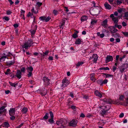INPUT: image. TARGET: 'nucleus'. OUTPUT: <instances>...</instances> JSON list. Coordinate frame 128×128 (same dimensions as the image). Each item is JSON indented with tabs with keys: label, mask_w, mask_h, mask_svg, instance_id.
<instances>
[{
	"label": "nucleus",
	"mask_w": 128,
	"mask_h": 128,
	"mask_svg": "<svg viewBox=\"0 0 128 128\" xmlns=\"http://www.w3.org/2000/svg\"><path fill=\"white\" fill-rule=\"evenodd\" d=\"M46 94V92H41L40 93V94L42 95V96H44Z\"/></svg>",
	"instance_id": "nucleus-61"
},
{
	"label": "nucleus",
	"mask_w": 128,
	"mask_h": 128,
	"mask_svg": "<svg viewBox=\"0 0 128 128\" xmlns=\"http://www.w3.org/2000/svg\"><path fill=\"white\" fill-rule=\"evenodd\" d=\"M14 63V61H11L8 62H6V64L7 66H11Z\"/></svg>",
	"instance_id": "nucleus-25"
},
{
	"label": "nucleus",
	"mask_w": 128,
	"mask_h": 128,
	"mask_svg": "<svg viewBox=\"0 0 128 128\" xmlns=\"http://www.w3.org/2000/svg\"><path fill=\"white\" fill-rule=\"evenodd\" d=\"M94 94L96 96H97L100 98H101L102 97V95L98 91L96 90H95L94 92Z\"/></svg>",
	"instance_id": "nucleus-12"
},
{
	"label": "nucleus",
	"mask_w": 128,
	"mask_h": 128,
	"mask_svg": "<svg viewBox=\"0 0 128 128\" xmlns=\"http://www.w3.org/2000/svg\"><path fill=\"white\" fill-rule=\"evenodd\" d=\"M34 43L31 39H28L27 41L25 42L24 44L22 45V47L26 49H28V48L32 45Z\"/></svg>",
	"instance_id": "nucleus-1"
},
{
	"label": "nucleus",
	"mask_w": 128,
	"mask_h": 128,
	"mask_svg": "<svg viewBox=\"0 0 128 128\" xmlns=\"http://www.w3.org/2000/svg\"><path fill=\"white\" fill-rule=\"evenodd\" d=\"M28 73L27 74V76L28 77H30L32 75V72H28Z\"/></svg>",
	"instance_id": "nucleus-51"
},
{
	"label": "nucleus",
	"mask_w": 128,
	"mask_h": 128,
	"mask_svg": "<svg viewBox=\"0 0 128 128\" xmlns=\"http://www.w3.org/2000/svg\"><path fill=\"white\" fill-rule=\"evenodd\" d=\"M97 20H96L92 19V20L91 22V24L92 25H93L96 24L97 22Z\"/></svg>",
	"instance_id": "nucleus-26"
},
{
	"label": "nucleus",
	"mask_w": 128,
	"mask_h": 128,
	"mask_svg": "<svg viewBox=\"0 0 128 128\" xmlns=\"http://www.w3.org/2000/svg\"><path fill=\"white\" fill-rule=\"evenodd\" d=\"M12 13L11 11L9 10L6 11V14L8 15H10Z\"/></svg>",
	"instance_id": "nucleus-53"
},
{
	"label": "nucleus",
	"mask_w": 128,
	"mask_h": 128,
	"mask_svg": "<svg viewBox=\"0 0 128 128\" xmlns=\"http://www.w3.org/2000/svg\"><path fill=\"white\" fill-rule=\"evenodd\" d=\"M3 127L8 128L10 126V125L8 122H4L3 124L1 125Z\"/></svg>",
	"instance_id": "nucleus-17"
},
{
	"label": "nucleus",
	"mask_w": 128,
	"mask_h": 128,
	"mask_svg": "<svg viewBox=\"0 0 128 128\" xmlns=\"http://www.w3.org/2000/svg\"><path fill=\"white\" fill-rule=\"evenodd\" d=\"M87 18V17L86 16H84L82 17L80 20L82 22H84L86 20Z\"/></svg>",
	"instance_id": "nucleus-23"
},
{
	"label": "nucleus",
	"mask_w": 128,
	"mask_h": 128,
	"mask_svg": "<svg viewBox=\"0 0 128 128\" xmlns=\"http://www.w3.org/2000/svg\"><path fill=\"white\" fill-rule=\"evenodd\" d=\"M62 122L61 121V120H60L59 121H57L56 122V124H57V125L58 126H60V128H63L62 127V124L61 123V122Z\"/></svg>",
	"instance_id": "nucleus-28"
},
{
	"label": "nucleus",
	"mask_w": 128,
	"mask_h": 128,
	"mask_svg": "<svg viewBox=\"0 0 128 128\" xmlns=\"http://www.w3.org/2000/svg\"><path fill=\"white\" fill-rule=\"evenodd\" d=\"M6 58V56H2L0 58V62H2L4 61Z\"/></svg>",
	"instance_id": "nucleus-32"
},
{
	"label": "nucleus",
	"mask_w": 128,
	"mask_h": 128,
	"mask_svg": "<svg viewBox=\"0 0 128 128\" xmlns=\"http://www.w3.org/2000/svg\"><path fill=\"white\" fill-rule=\"evenodd\" d=\"M45 18L46 16H42L40 17L39 19L40 20H42L43 21H44V20H45Z\"/></svg>",
	"instance_id": "nucleus-40"
},
{
	"label": "nucleus",
	"mask_w": 128,
	"mask_h": 128,
	"mask_svg": "<svg viewBox=\"0 0 128 128\" xmlns=\"http://www.w3.org/2000/svg\"><path fill=\"white\" fill-rule=\"evenodd\" d=\"M53 12L54 15H56L58 14V10H53Z\"/></svg>",
	"instance_id": "nucleus-43"
},
{
	"label": "nucleus",
	"mask_w": 128,
	"mask_h": 128,
	"mask_svg": "<svg viewBox=\"0 0 128 128\" xmlns=\"http://www.w3.org/2000/svg\"><path fill=\"white\" fill-rule=\"evenodd\" d=\"M122 34L128 37V32H122Z\"/></svg>",
	"instance_id": "nucleus-46"
},
{
	"label": "nucleus",
	"mask_w": 128,
	"mask_h": 128,
	"mask_svg": "<svg viewBox=\"0 0 128 128\" xmlns=\"http://www.w3.org/2000/svg\"><path fill=\"white\" fill-rule=\"evenodd\" d=\"M116 4L117 5H119L122 3V1H120L118 0H117L116 1Z\"/></svg>",
	"instance_id": "nucleus-49"
},
{
	"label": "nucleus",
	"mask_w": 128,
	"mask_h": 128,
	"mask_svg": "<svg viewBox=\"0 0 128 128\" xmlns=\"http://www.w3.org/2000/svg\"><path fill=\"white\" fill-rule=\"evenodd\" d=\"M21 71L22 72L24 73L25 72V68L24 67H22V68L21 70Z\"/></svg>",
	"instance_id": "nucleus-54"
},
{
	"label": "nucleus",
	"mask_w": 128,
	"mask_h": 128,
	"mask_svg": "<svg viewBox=\"0 0 128 128\" xmlns=\"http://www.w3.org/2000/svg\"><path fill=\"white\" fill-rule=\"evenodd\" d=\"M83 98L87 100L88 98V96L87 95H85L84 96Z\"/></svg>",
	"instance_id": "nucleus-59"
},
{
	"label": "nucleus",
	"mask_w": 128,
	"mask_h": 128,
	"mask_svg": "<svg viewBox=\"0 0 128 128\" xmlns=\"http://www.w3.org/2000/svg\"><path fill=\"white\" fill-rule=\"evenodd\" d=\"M48 59L50 60H53V57L52 56H49L48 58Z\"/></svg>",
	"instance_id": "nucleus-63"
},
{
	"label": "nucleus",
	"mask_w": 128,
	"mask_h": 128,
	"mask_svg": "<svg viewBox=\"0 0 128 128\" xmlns=\"http://www.w3.org/2000/svg\"><path fill=\"white\" fill-rule=\"evenodd\" d=\"M31 11L32 13H33L35 14H36L38 12V11L36 12L34 11V7H32Z\"/></svg>",
	"instance_id": "nucleus-35"
},
{
	"label": "nucleus",
	"mask_w": 128,
	"mask_h": 128,
	"mask_svg": "<svg viewBox=\"0 0 128 128\" xmlns=\"http://www.w3.org/2000/svg\"><path fill=\"white\" fill-rule=\"evenodd\" d=\"M10 71V69H8L6 70V71L5 72V74L6 75H7L8 74H11V73L9 72Z\"/></svg>",
	"instance_id": "nucleus-41"
},
{
	"label": "nucleus",
	"mask_w": 128,
	"mask_h": 128,
	"mask_svg": "<svg viewBox=\"0 0 128 128\" xmlns=\"http://www.w3.org/2000/svg\"><path fill=\"white\" fill-rule=\"evenodd\" d=\"M11 116L10 117V118L11 120H13L15 119V117L14 116H13V115Z\"/></svg>",
	"instance_id": "nucleus-58"
},
{
	"label": "nucleus",
	"mask_w": 128,
	"mask_h": 128,
	"mask_svg": "<svg viewBox=\"0 0 128 128\" xmlns=\"http://www.w3.org/2000/svg\"><path fill=\"white\" fill-rule=\"evenodd\" d=\"M105 108L106 109V111H108L110 108V107L108 106H105Z\"/></svg>",
	"instance_id": "nucleus-47"
},
{
	"label": "nucleus",
	"mask_w": 128,
	"mask_h": 128,
	"mask_svg": "<svg viewBox=\"0 0 128 128\" xmlns=\"http://www.w3.org/2000/svg\"><path fill=\"white\" fill-rule=\"evenodd\" d=\"M20 16L22 18H23L24 20H25V18L24 17V14H20Z\"/></svg>",
	"instance_id": "nucleus-60"
},
{
	"label": "nucleus",
	"mask_w": 128,
	"mask_h": 128,
	"mask_svg": "<svg viewBox=\"0 0 128 128\" xmlns=\"http://www.w3.org/2000/svg\"><path fill=\"white\" fill-rule=\"evenodd\" d=\"M84 62H78V63L76 64V66L77 67H79L81 65H82L84 64Z\"/></svg>",
	"instance_id": "nucleus-30"
},
{
	"label": "nucleus",
	"mask_w": 128,
	"mask_h": 128,
	"mask_svg": "<svg viewBox=\"0 0 128 128\" xmlns=\"http://www.w3.org/2000/svg\"><path fill=\"white\" fill-rule=\"evenodd\" d=\"M108 82L107 80L105 79L103 80L102 79L98 80L97 81V83L100 85L101 86H102L104 84H106Z\"/></svg>",
	"instance_id": "nucleus-2"
},
{
	"label": "nucleus",
	"mask_w": 128,
	"mask_h": 128,
	"mask_svg": "<svg viewBox=\"0 0 128 128\" xmlns=\"http://www.w3.org/2000/svg\"><path fill=\"white\" fill-rule=\"evenodd\" d=\"M112 36L115 38L120 37V34L118 33H116L112 34Z\"/></svg>",
	"instance_id": "nucleus-20"
},
{
	"label": "nucleus",
	"mask_w": 128,
	"mask_h": 128,
	"mask_svg": "<svg viewBox=\"0 0 128 128\" xmlns=\"http://www.w3.org/2000/svg\"><path fill=\"white\" fill-rule=\"evenodd\" d=\"M92 57V58L93 59L92 61L96 63L98 57L97 55L96 54H93Z\"/></svg>",
	"instance_id": "nucleus-11"
},
{
	"label": "nucleus",
	"mask_w": 128,
	"mask_h": 128,
	"mask_svg": "<svg viewBox=\"0 0 128 128\" xmlns=\"http://www.w3.org/2000/svg\"><path fill=\"white\" fill-rule=\"evenodd\" d=\"M103 101L104 102L108 104H111L112 102V100L109 99L104 98L103 99Z\"/></svg>",
	"instance_id": "nucleus-14"
},
{
	"label": "nucleus",
	"mask_w": 128,
	"mask_h": 128,
	"mask_svg": "<svg viewBox=\"0 0 128 128\" xmlns=\"http://www.w3.org/2000/svg\"><path fill=\"white\" fill-rule=\"evenodd\" d=\"M109 30L110 31V32L112 34H114L116 33L118 30L114 26H110L108 28Z\"/></svg>",
	"instance_id": "nucleus-4"
},
{
	"label": "nucleus",
	"mask_w": 128,
	"mask_h": 128,
	"mask_svg": "<svg viewBox=\"0 0 128 128\" xmlns=\"http://www.w3.org/2000/svg\"><path fill=\"white\" fill-rule=\"evenodd\" d=\"M77 122H78L76 120L73 119L69 123V126H70L75 127L77 125Z\"/></svg>",
	"instance_id": "nucleus-3"
},
{
	"label": "nucleus",
	"mask_w": 128,
	"mask_h": 128,
	"mask_svg": "<svg viewBox=\"0 0 128 128\" xmlns=\"http://www.w3.org/2000/svg\"><path fill=\"white\" fill-rule=\"evenodd\" d=\"M48 113H46L45 116L43 117V119L45 120H47L48 118Z\"/></svg>",
	"instance_id": "nucleus-36"
},
{
	"label": "nucleus",
	"mask_w": 128,
	"mask_h": 128,
	"mask_svg": "<svg viewBox=\"0 0 128 128\" xmlns=\"http://www.w3.org/2000/svg\"><path fill=\"white\" fill-rule=\"evenodd\" d=\"M36 4L39 7H40L42 4V3L40 2H37Z\"/></svg>",
	"instance_id": "nucleus-50"
},
{
	"label": "nucleus",
	"mask_w": 128,
	"mask_h": 128,
	"mask_svg": "<svg viewBox=\"0 0 128 128\" xmlns=\"http://www.w3.org/2000/svg\"><path fill=\"white\" fill-rule=\"evenodd\" d=\"M44 81V83L46 85H48L50 84V80L48 78L44 77L43 79Z\"/></svg>",
	"instance_id": "nucleus-7"
},
{
	"label": "nucleus",
	"mask_w": 128,
	"mask_h": 128,
	"mask_svg": "<svg viewBox=\"0 0 128 128\" xmlns=\"http://www.w3.org/2000/svg\"><path fill=\"white\" fill-rule=\"evenodd\" d=\"M28 109L27 108L24 107L22 110V112L23 114L26 113Z\"/></svg>",
	"instance_id": "nucleus-27"
},
{
	"label": "nucleus",
	"mask_w": 128,
	"mask_h": 128,
	"mask_svg": "<svg viewBox=\"0 0 128 128\" xmlns=\"http://www.w3.org/2000/svg\"><path fill=\"white\" fill-rule=\"evenodd\" d=\"M32 16V13L30 12H29L28 14L27 15V16L28 17L30 16Z\"/></svg>",
	"instance_id": "nucleus-56"
},
{
	"label": "nucleus",
	"mask_w": 128,
	"mask_h": 128,
	"mask_svg": "<svg viewBox=\"0 0 128 128\" xmlns=\"http://www.w3.org/2000/svg\"><path fill=\"white\" fill-rule=\"evenodd\" d=\"M26 69L28 71V72H32L33 70V68L31 66L27 67L26 68Z\"/></svg>",
	"instance_id": "nucleus-24"
},
{
	"label": "nucleus",
	"mask_w": 128,
	"mask_h": 128,
	"mask_svg": "<svg viewBox=\"0 0 128 128\" xmlns=\"http://www.w3.org/2000/svg\"><path fill=\"white\" fill-rule=\"evenodd\" d=\"M81 40L80 39H77L75 42V44H81Z\"/></svg>",
	"instance_id": "nucleus-22"
},
{
	"label": "nucleus",
	"mask_w": 128,
	"mask_h": 128,
	"mask_svg": "<svg viewBox=\"0 0 128 128\" xmlns=\"http://www.w3.org/2000/svg\"><path fill=\"white\" fill-rule=\"evenodd\" d=\"M104 5L105 7L107 9L110 10L112 8L111 6L107 2H106Z\"/></svg>",
	"instance_id": "nucleus-15"
},
{
	"label": "nucleus",
	"mask_w": 128,
	"mask_h": 128,
	"mask_svg": "<svg viewBox=\"0 0 128 128\" xmlns=\"http://www.w3.org/2000/svg\"><path fill=\"white\" fill-rule=\"evenodd\" d=\"M3 18L4 19V20L6 21H8L10 20V18L6 16H4Z\"/></svg>",
	"instance_id": "nucleus-48"
},
{
	"label": "nucleus",
	"mask_w": 128,
	"mask_h": 128,
	"mask_svg": "<svg viewBox=\"0 0 128 128\" xmlns=\"http://www.w3.org/2000/svg\"><path fill=\"white\" fill-rule=\"evenodd\" d=\"M50 113L51 118H54V115L52 112V111H50Z\"/></svg>",
	"instance_id": "nucleus-52"
},
{
	"label": "nucleus",
	"mask_w": 128,
	"mask_h": 128,
	"mask_svg": "<svg viewBox=\"0 0 128 128\" xmlns=\"http://www.w3.org/2000/svg\"><path fill=\"white\" fill-rule=\"evenodd\" d=\"M9 84H10V85L12 86L13 87H16V86H18V83H13L11 82H9Z\"/></svg>",
	"instance_id": "nucleus-21"
},
{
	"label": "nucleus",
	"mask_w": 128,
	"mask_h": 128,
	"mask_svg": "<svg viewBox=\"0 0 128 128\" xmlns=\"http://www.w3.org/2000/svg\"><path fill=\"white\" fill-rule=\"evenodd\" d=\"M6 107V106H2L0 108V114L5 113L6 112V110L4 109Z\"/></svg>",
	"instance_id": "nucleus-6"
},
{
	"label": "nucleus",
	"mask_w": 128,
	"mask_h": 128,
	"mask_svg": "<svg viewBox=\"0 0 128 128\" xmlns=\"http://www.w3.org/2000/svg\"><path fill=\"white\" fill-rule=\"evenodd\" d=\"M90 76V80L93 82H94L96 80V79L94 78L95 74L94 73H93L91 74Z\"/></svg>",
	"instance_id": "nucleus-16"
},
{
	"label": "nucleus",
	"mask_w": 128,
	"mask_h": 128,
	"mask_svg": "<svg viewBox=\"0 0 128 128\" xmlns=\"http://www.w3.org/2000/svg\"><path fill=\"white\" fill-rule=\"evenodd\" d=\"M51 19L50 18V16H48L47 18L46 17L45 21L46 22H48V21Z\"/></svg>",
	"instance_id": "nucleus-45"
},
{
	"label": "nucleus",
	"mask_w": 128,
	"mask_h": 128,
	"mask_svg": "<svg viewBox=\"0 0 128 128\" xmlns=\"http://www.w3.org/2000/svg\"><path fill=\"white\" fill-rule=\"evenodd\" d=\"M65 22L63 21L62 23H60V25L59 26L60 28H62V29H63L64 27L63 26L64 25Z\"/></svg>",
	"instance_id": "nucleus-34"
},
{
	"label": "nucleus",
	"mask_w": 128,
	"mask_h": 128,
	"mask_svg": "<svg viewBox=\"0 0 128 128\" xmlns=\"http://www.w3.org/2000/svg\"><path fill=\"white\" fill-rule=\"evenodd\" d=\"M124 17H128V12H126L124 13Z\"/></svg>",
	"instance_id": "nucleus-64"
},
{
	"label": "nucleus",
	"mask_w": 128,
	"mask_h": 128,
	"mask_svg": "<svg viewBox=\"0 0 128 128\" xmlns=\"http://www.w3.org/2000/svg\"><path fill=\"white\" fill-rule=\"evenodd\" d=\"M61 121L62 122L61 123L62 124V127L63 128L65 127L64 126L66 125L67 124V121L66 120L64 119H61Z\"/></svg>",
	"instance_id": "nucleus-13"
},
{
	"label": "nucleus",
	"mask_w": 128,
	"mask_h": 128,
	"mask_svg": "<svg viewBox=\"0 0 128 128\" xmlns=\"http://www.w3.org/2000/svg\"><path fill=\"white\" fill-rule=\"evenodd\" d=\"M78 32L77 30H76V32H74L73 34L72 35V37L74 38H76L78 36L77 34L78 33Z\"/></svg>",
	"instance_id": "nucleus-19"
},
{
	"label": "nucleus",
	"mask_w": 128,
	"mask_h": 128,
	"mask_svg": "<svg viewBox=\"0 0 128 128\" xmlns=\"http://www.w3.org/2000/svg\"><path fill=\"white\" fill-rule=\"evenodd\" d=\"M48 122L51 124L54 123V118H51L50 119L48 120Z\"/></svg>",
	"instance_id": "nucleus-37"
},
{
	"label": "nucleus",
	"mask_w": 128,
	"mask_h": 128,
	"mask_svg": "<svg viewBox=\"0 0 128 128\" xmlns=\"http://www.w3.org/2000/svg\"><path fill=\"white\" fill-rule=\"evenodd\" d=\"M108 20L107 19H106L104 20L102 22V26H105L107 24Z\"/></svg>",
	"instance_id": "nucleus-33"
},
{
	"label": "nucleus",
	"mask_w": 128,
	"mask_h": 128,
	"mask_svg": "<svg viewBox=\"0 0 128 128\" xmlns=\"http://www.w3.org/2000/svg\"><path fill=\"white\" fill-rule=\"evenodd\" d=\"M100 70H109V68L108 67H102L100 68Z\"/></svg>",
	"instance_id": "nucleus-39"
},
{
	"label": "nucleus",
	"mask_w": 128,
	"mask_h": 128,
	"mask_svg": "<svg viewBox=\"0 0 128 128\" xmlns=\"http://www.w3.org/2000/svg\"><path fill=\"white\" fill-rule=\"evenodd\" d=\"M124 98V96L123 95H122L120 96L119 98V99L120 100L123 101Z\"/></svg>",
	"instance_id": "nucleus-44"
},
{
	"label": "nucleus",
	"mask_w": 128,
	"mask_h": 128,
	"mask_svg": "<svg viewBox=\"0 0 128 128\" xmlns=\"http://www.w3.org/2000/svg\"><path fill=\"white\" fill-rule=\"evenodd\" d=\"M30 31V32L32 36V35H34L35 34L36 32V30H31Z\"/></svg>",
	"instance_id": "nucleus-42"
},
{
	"label": "nucleus",
	"mask_w": 128,
	"mask_h": 128,
	"mask_svg": "<svg viewBox=\"0 0 128 128\" xmlns=\"http://www.w3.org/2000/svg\"><path fill=\"white\" fill-rule=\"evenodd\" d=\"M103 75V76H106V78H109V77H111L112 78V79H113V76L111 74H106L105 73H103L102 74Z\"/></svg>",
	"instance_id": "nucleus-18"
},
{
	"label": "nucleus",
	"mask_w": 128,
	"mask_h": 128,
	"mask_svg": "<svg viewBox=\"0 0 128 128\" xmlns=\"http://www.w3.org/2000/svg\"><path fill=\"white\" fill-rule=\"evenodd\" d=\"M113 60V58L112 56H107L106 58V62L112 61Z\"/></svg>",
	"instance_id": "nucleus-9"
},
{
	"label": "nucleus",
	"mask_w": 128,
	"mask_h": 128,
	"mask_svg": "<svg viewBox=\"0 0 128 128\" xmlns=\"http://www.w3.org/2000/svg\"><path fill=\"white\" fill-rule=\"evenodd\" d=\"M24 124V123H21L20 125L17 127V128H21L22 126H23Z\"/></svg>",
	"instance_id": "nucleus-55"
},
{
	"label": "nucleus",
	"mask_w": 128,
	"mask_h": 128,
	"mask_svg": "<svg viewBox=\"0 0 128 128\" xmlns=\"http://www.w3.org/2000/svg\"><path fill=\"white\" fill-rule=\"evenodd\" d=\"M22 73L19 70H18L15 76L19 79H20L21 77Z\"/></svg>",
	"instance_id": "nucleus-10"
},
{
	"label": "nucleus",
	"mask_w": 128,
	"mask_h": 128,
	"mask_svg": "<svg viewBox=\"0 0 128 128\" xmlns=\"http://www.w3.org/2000/svg\"><path fill=\"white\" fill-rule=\"evenodd\" d=\"M62 87H65L69 84L70 82L66 78H64L62 80Z\"/></svg>",
	"instance_id": "nucleus-5"
},
{
	"label": "nucleus",
	"mask_w": 128,
	"mask_h": 128,
	"mask_svg": "<svg viewBox=\"0 0 128 128\" xmlns=\"http://www.w3.org/2000/svg\"><path fill=\"white\" fill-rule=\"evenodd\" d=\"M122 24L123 26H127L126 23L124 22H122Z\"/></svg>",
	"instance_id": "nucleus-57"
},
{
	"label": "nucleus",
	"mask_w": 128,
	"mask_h": 128,
	"mask_svg": "<svg viewBox=\"0 0 128 128\" xmlns=\"http://www.w3.org/2000/svg\"><path fill=\"white\" fill-rule=\"evenodd\" d=\"M16 112L15 108H11L9 111V113L10 116L14 115Z\"/></svg>",
	"instance_id": "nucleus-8"
},
{
	"label": "nucleus",
	"mask_w": 128,
	"mask_h": 128,
	"mask_svg": "<svg viewBox=\"0 0 128 128\" xmlns=\"http://www.w3.org/2000/svg\"><path fill=\"white\" fill-rule=\"evenodd\" d=\"M107 111H106V110H102V112H101V114L102 116L106 114Z\"/></svg>",
	"instance_id": "nucleus-38"
},
{
	"label": "nucleus",
	"mask_w": 128,
	"mask_h": 128,
	"mask_svg": "<svg viewBox=\"0 0 128 128\" xmlns=\"http://www.w3.org/2000/svg\"><path fill=\"white\" fill-rule=\"evenodd\" d=\"M112 20L114 21V24H117L118 21L117 18L115 17L112 18Z\"/></svg>",
	"instance_id": "nucleus-29"
},
{
	"label": "nucleus",
	"mask_w": 128,
	"mask_h": 128,
	"mask_svg": "<svg viewBox=\"0 0 128 128\" xmlns=\"http://www.w3.org/2000/svg\"><path fill=\"white\" fill-rule=\"evenodd\" d=\"M125 68L124 67V65H122L121 66L120 69V71L121 73H122L124 72Z\"/></svg>",
	"instance_id": "nucleus-31"
},
{
	"label": "nucleus",
	"mask_w": 128,
	"mask_h": 128,
	"mask_svg": "<svg viewBox=\"0 0 128 128\" xmlns=\"http://www.w3.org/2000/svg\"><path fill=\"white\" fill-rule=\"evenodd\" d=\"M124 113H122L119 116L120 118H122L124 117Z\"/></svg>",
	"instance_id": "nucleus-62"
}]
</instances>
